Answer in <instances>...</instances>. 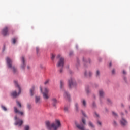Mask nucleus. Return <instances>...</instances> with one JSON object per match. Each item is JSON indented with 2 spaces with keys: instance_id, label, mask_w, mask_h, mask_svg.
Segmentation results:
<instances>
[{
  "instance_id": "nucleus-1",
  "label": "nucleus",
  "mask_w": 130,
  "mask_h": 130,
  "mask_svg": "<svg viewBox=\"0 0 130 130\" xmlns=\"http://www.w3.org/2000/svg\"><path fill=\"white\" fill-rule=\"evenodd\" d=\"M57 58H59L58 62L57 63V68H61V69L59 70L60 74H61V73L63 72L62 68H63V66H64V58L61 57V55H60V54L57 56Z\"/></svg>"
},
{
  "instance_id": "nucleus-2",
  "label": "nucleus",
  "mask_w": 130,
  "mask_h": 130,
  "mask_svg": "<svg viewBox=\"0 0 130 130\" xmlns=\"http://www.w3.org/2000/svg\"><path fill=\"white\" fill-rule=\"evenodd\" d=\"M60 89L61 92L64 93V96L67 100H70L71 96L68 91L64 89V81L63 80H60Z\"/></svg>"
},
{
  "instance_id": "nucleus-3",
  "label": "nucleus",
  "mask_w": 130,
  "mask_h": 130,
  "mask_svg": "<svg viewBox=\"0 0 130 130\" xmlns=\"http://www.w3.org/2000/svg\"><path fill=\"white\" fill-rule=\"evenodd\" d=\"M61 127V123L59 119H55V122L49 125V130H57Z\"/></svg>"
},
{
  "instance_id": "nucleus-4",
  "label": "nucleus",
  "mask_w": 130,
  "mask_h": 130,
  "mask_svg": "<svg viewBox=\"0 0 130 130\" xmlns=\"http://www.w3.org/2000/svg\"><path fill=\"white\" fill-rule=\"evenodd\" d=\"M14 84L15 85V87L16 88H18V92L17 93V91H14L11 93V95L12 97H14L16 98V97H18L19 94H21V87H20V85L18 84V81L15 80L14 81Z\"/></svg>"
},
{
  "instance_id": "nucleus-5",
  "label": "nucleus",
  "mask_w": 130,
  "mask_h": 130,
  "mask_svg": "<svg viewBox=\"0 0 130 130\" xmlns=\"http://www.w3.org/2000/svg\"><path fill=\"white\" fill-rule=\"evenodd\" d=\"M7 65L9 69H11V70H12L13 73H16L17 72V68H15V66H13L12 65V60L10 59V58L7 57L6 59Z\"/></svg>"
},
{
  "instance_id": "nucleus-6",
  "label": "nucleus",
  "mask_w": 130,
  "mask_h": 130,
  "mask_svg": "<svg viewBox=\"0 0 130 130\" xmlns=\"http://www.w3.org/2000/svg\"><path fill=\"white\" fill-rule=\"evenodd\" d=\"M68 86L70 89H71V88H74V87H76V86H77V83H76L75 79L71 78L69 79Z\"/></svg>"
},
{
  "instance_id": "nucleus-7",
  "label": "nucleus",
  "mask_w": 130,
  "mask_h": 130,
  "mask_svg": "<svg viewBox=\"0 0 130 130\" xmlns=\"http://www.w3.org/2000/svg\"><path fill=\"white\" fill-rule=\"evenodd\" d=\"M40 90L41 93L43 94V98L45 99H48V90L45 88L44 90V91H42V87H40Z\"/></svg>"
},
{
  "instance_id": "nucleus-8",
  "label": "nucleus",
  "mask_w": 130,
  "mask_h": 130,
  "mask_svg": "<svg viewBox=\"0 0 130 130\" xmlns=\"http://www.w3.org/2000/svg\"><path fill=\"white\" fill-rule=\"evenodd\" d=\"M15 125H18V126H21L23 123V120L19 119V118L17 117V116H15Z\"/></svg>"
},
{
  "instance_id": "nucleus-9",
  "label": "nucleus",
  "mask_w": 130,
  "mask_h": 130,
  "mask_svg": "<svg viewBox=\"0 0 130 130\" xmlns=\"http://www.w3.org/2000/svg\"><path fill=\"white\" fill-rule=\"evenodd\" d=\"M51 102H52V104L53 107H55V108H56V105L58 103V101H57V100H56V99L53 98L51 100Z\"/></svg>"
},
{
  "instance_id": "nucleus-10",
  "label": "nucleus",
  "mask_w": 130,
  "mask_h": 130,
  "mask_svg": "<svg viewBox=\"0 0 130 130\" xmlns=\"http://www.w3.org/2000/svg\"><path fill=\"white\" fill-rule=\"evenodd\" d=\"M120 124L122 126H125V125H127V121L125 120V119L122 118L120 121Z\"/></svg>"
},
{
  "instance_id": "nucleus-11",
  "label": "nucleus",
  "mask_w": 130,
  "mask_h": 130,
  "mask_svg": "<svg viewBox=\"0 0 130 130\" xmlns=\"http://www.w3.org/2000/svg\"><path fill=\"white\" fill-rule=\"evenodd\" d=\"M2 34L4 36H6V35H8L9 34V29L8 27H5L3 30H2Z\"/></svg>"
},
{
  "instance_id": "nucleus-12",
  "label": "nucleus",
  "mask_w": 130,
  "mask_h": 130,
  "mask_svg": "<svg viewBox=\"0 0 130 130\" xmlns=\"http://www.w3.org/2000/svg\"><path fill=\"white\" fill-rule=\"evenodd\" d=\"M21 61L22 62V64L21 65V69H25V67H26V62L25 61V58L22 56L21 57Z\"/></svg>"
},
{
  "instance_id": "nucleus-13",
  "label": "nucleus",
  "mask_w": 130,
  "mask_h": 130,
  "mask_svg": "<svg viewBox=\"0 0 130 130\" xmlns=\"http://www.w3.org/2000/svg\"><path fill=\"white\" fill-rule=\"evenodd\" d=\"M92 76V72L91 71H85L84 72V77H91Z\"/></svg>"
},
{
  "instance_id": "nucleus-14",
  "label": "nucleus",
  "mask_w": 130,
  "mask_h": 130,
  "mask_svg": "<svg viewBox=\"0 0 130 130\" xmlns=\"http://www.w3.org/2000/svg\"><path fill=\"white\" fill-rule=\"evenodd\" d=\"M14 108V112H15V113H18V114H20V115H23L24 113L23 112H21L18 110V109L17 108V107H15Z\"/></svg>"
},
{
  "instance_id": "nucleus-15",
  "label": "nucleus",
  "mask_w": 130,
  "mask_h": 130,
  "mask_svg": "<svg viewBox=\"0 0 130 130\" xmlns=\"http://www.w3.org/2000/svg\"><path fill=\"white\" fill-rule=\"evenodd\" d=\"M35 103L36 104H40V103H41V101H40V96L35 97Z\"/></svg>"
},
{
  "instance_id": "nucleus-16",
  "label": "nucleus",
  "mask_w": 130,
  "mask_h": 130,
  "mask_svg": "<svg viewBox=\"0 0 130 130\" xmlns=\"http://www.w3.org/2000/svg\"><path fill=\"white\" fill-rule=\"evenodd\" d=\"M34 91H35V86H32L31 88L30 89V94L31 96H33L34 95Z\"/></svg>"
},
{
  "instance_id": "nucleus-17",
  "label": "nucleus",
  "mask_w": 130,
  "mask_h": 130,
  "mask_svg": "<svg viewBox=\"0 0 130 130\" xmlns=\"http://www.w3.org/2000/svg\"><path fill=\"white\" fill-rule=\"evenodd\" d=\"M64 111L66 113H69L70 111V106H65L64 108Z\"/></svg>"
},
{
  "instance_id": "nucleus-18",
  "label": "nucleus",
  "mask_w": 130,
  "mask_h": 130,
  "mask_svg": "<svg viewBox=\"0 0 130 130\" xmlns=\"http://www.w3.org/2000/svg\"><path fill=\"white\" fill-rule=\"evenodd\" d=\"M36 54L38 56L40 55V48L38 47L36 48Z\"/></svg>"
},
{
  "instance_id": "nucleus-19",
  "label": "nucleus",
  "mask_w": 130,
  "mask_h": 130,
  "mask_svg": "<svg viewBox=\"0 0 130 130\" xmlns=\"http://www.w3.org/2000/svg\"><path fill=\"white\" fill-rule=\"evenodd\" d=\"M88 126H89L90 128H95V125L93 124V123H92L91 121L88 122Z\"/></svg>"
},
{
  "instance_id": "nucleus-20",
  "label": "nucleus",
  "mask_w": 130,
  "mask_h": 130,
  "mask_svg": "<svg viewBox=\"0 0 130 130\" xmlns=\"http://www.w3.org/2000/svg\"><path fill=\"white\" fill-rule=\"evenodd\" d=\"M81 103L82 104V105L84 106V107H86L87 106V102H86V100H82L81 101Z\"/></svg>"
},
{
  "instance_id": "nucleus-21",
  "label": "nucleus",
  "mask_w": 130,
  "mask_h": 130,
  "mask_svg": "<svg viewBox=\"0 0 130 130\" xmlns=\"http://www.w3.org/2000/svg\"><path fill=\"white\" fill-rule=\"evenodd\" d=\"M45 124L46 127H47L48 129H49V121H46Z\"/></svg>"
},
{
  "instance_id": "nucleus-22",
  "label": "nucleus",
  "mask_w": 130,
  "mask_h": 130,
  "mask_svg": "<svg viewBox=\"0 0 130 130\" xmlns=\"http://www.w3.org/2000/svg\"><path fill=\"white\" fill-rule=\"evenodd\" d=\"M99 94L100 97H103V96H104V92L102 90L99 91Z\"/></svg>"
},
{
  "instance_id": "nucleus-23",
  "label": "nucleus",
  "mask_w": 130,
  "mask_h": 130,
  "mask_svg": "<svg viewBox=\"0 0 130 130\" xmlns=\"http://www.w3.org/2000/svg\"><path fill=\"white\" fill-rule=\"evenodd\" d=\"M75 110H76V111H79V105L78 104V103H75Z\"/></svg>"
},
{
  "instance_id": "nucleus-24",
  "label": "nucleus",
  "mask_w": 130,
  "mask_h": 130,
  "mask_svg": "<svg viewBox=\"0 0 130 130\" xmlns=\"http://www.w3.org/2000/svg\"><path fill=\"white\" fill-rule=\"evenodd\" d=\"M16 103H17V105H18V106L19 107H20V108L22 107V105L21 104V103H20V102L17 101H16Z\"/></svg>"
},
{
  "instance_id": "nucleus-25",
  "label": "nucleus",
  "mask_w": 130,
  "mask_h": 130,
  "mask_svg": "<svg viewBox=\"0 0 130 130\" xmlns=\"http://www.w3.org/2000/svg\"><path fill=\"white\" fill-rule=\"evenodd\" d=\"M96 77H99V76H100V71L99 70L96 71Z\"/></svg>"
},
{
  "instance_id": "nucleus-26",
  "label": "nucleus",
  "mask_w": 130,
  "mask_h": 130,
  "mask_svg": "<svg viewBox=\"0 0 130 130\" xmlns=\"http://www.w3.org/2000/svg\"><path fill=\"white\" fill-rule=\"evenodd\" d=\"M55 57V55H54L53 54H51V59H52V60H53Z\"/></svg>"
},
{
  "instance_id": "nucleus-27",
  "label": "nucleus",
  "mask_w": 130,
  "mask_h": 130,
  "mask_svg": "<svg viewBox=\"0 0 130 130\" xmlns=\"http://www.w3.org/2000/svg\"><path fill=\"white\" fill-rule=\"evenodd\" d=\"M94 116L96 117V118H99L100 117L99 114H98V113H97L96 112L94 113Z\"/></svg>"
},
{
  "instance_id": "nucleus-28",
  "label": "nucleus",
  "mask_w": 130,
  "mask_h": 130,
  "mask_svg": "<svg viewBox=\"0 0 130 130\" xmlns=\"http://www.w3.org/2000/svg\"><path fill=\"white\" fill-rule=\"evenodd\" d=\"M17 40V38H13L12 39V43H13V44H15V43H16V41Z\"/></svg>"
},
{
  "instance_id": "nucleus-29",
  "label": "nucleus",
  "mask_w": 130,
  "mask_h": 130,
  "mask_svg": "<svg viewBox=\"0 0 130 130\" xmlns=\"http://www.w3.org/2000/svg\"><path fill=\"white\" fill-rule=\"evenodd\" d=\"M29 128H30V127L29 126V125H26L24 127L25 130H29Z\"/></svg>"
},
{
  "instance_id": "nucleus-30",
  "label": "nucleus",
  "mask_w": 130,
  "mask_h": 130,
  "mask_svg": "<svg viewBox=\"0 0 130 130\" xmlns=\"http://www.w3.org/2000/svg\"><path fill=\"white\" fill-rule=\"evenodd\" d=\"M113 124L115 127L117 126V122H116L115 121H113Z\"/></svg>"
},
{
  "instance_id": "nucleus-31",
  "label": "nucleus",
  "mask_w": 130,
  "mask_h": 130,
  "mask_svg": "<svg viewBox=\"0 0 130 130\" xmlns=\"http://www.w3.org/2000/svg\"><path fill=\"white\" fill-rule=\"evenodd\" d=\"M2 109L3 110H4V111H7V108H6V107L4 106H1Z\"/></svg>"
},
{
  "instance_id": "nucleus-32",
  "label": "nucleus",
  "mask_w": 130,
  "mask_h": 130,
  "mask_svg": "<svg viewBox=\"0 0 130 130\" xmlns=\"http://www.w3.org/2000/svg\"><path fill=\"white\" fill-rule=\"evenodd\" d=\"M112 114L113 116H115V117H117V114H116V113L113 112Z\"/></svg>"
},
{
  "instance_id": "nucleus-33",
  "label": "nucleus",
  "mask_w": 130,
  "mask_h": 130,
  "mask_svg": "<svg viewBox=\"0 0 130 130\" xmlns=\"http://www.w3.org/2000/svg\"><path fill=\"white\" fill-rule=\"evenodd\" d=\"M32 108L30 104H27V108L28 109H30Z\"/></svg>"
},
{
  "instance_id": "nucleus-34",
  "label": "nucleus",
  "mask_w": 130,
  "mask_h": 130,
  "mask_svg": "<svg viewBox=\"0 0 130 130\" xmlns=\"http://www.w3.org/2000/svg\"><path fill=\"white\" fill-rule=\"evenodd\" d=\"M81 113H82L84 116H85V117H87V116L86 115V114H85V112L84 111H81Z\"/></svg>"
},
{
  "instance_id": "nucleus-35",
  "label": "nucleus",
  "mask_w": 130,
  "mask_h": 130,
  "mask_svg": "<svg viewBox=\"0 0 130 130\" xmlns=\"http://www.w3.org/2000/svg\"><path fill=\"white\" fill-rule=\"evenodd\" d=\"M98 124L101 126V125H102V123L100 121H98Z\"/></svg>"
},
{
  "instance_id": "nucleus-36",
  "label": "nucleus",
  "mask_w": 130,
  "mask_h": 130,
  "mask_svg": "<svg viewBox=\"0 0 130 130\" xmlns=\"http://www.w3.org/2000/svg\"><path fill=\"white\" fill-rule=\"evenodd\" d=\"M112 73L113 74V75H114V74H115V70L114 69L112 71Z\"/></svg>"
},
{
  "instance_id": "nucleus-37",
  "label": "nucleus",
  "mask_w": 130,
  "mask_h": 130,
  "mask_svg": "<svg viewBox=\"0 0 130 130\" xmlns=\"http://www.w3.org/2000/svg\"><path fill=\"white\" fill-rule=\"evenodd\" d=\"M49 82V81H48V80H47L46 81H45V83H44L45 85H46L47 84H48Z\"/></svg>"
},
{
  "instance_id": "nucleus-38",
  "label": "nucleus",
  "mask_w": 130,
  "mask_h": 130,
  "mask_svg": "<svg viewBox=\"0 0 130 130\" xmlns=\"http://www.w3.org/2000/svg\"><path fill=\"white\" fill-rule=\"evenodd\" d=\"M123 75H126V72H125V71L123 70Z\"/></svg>"
},
{
  "instance_id": "nucleus-39",
  "label": "nucleus",
  "mask_w": 130,
  "mask_h": 130,
  "mask_svg": "<svg viewBox=\"0 0 130 130\" xmlns=\"http://www.w3.org/2000/svg\"><path fill=\"white\" fill-rule=\"evenodd\" d=\"M107 101H108L109 104V103H110L111 102V101L109 99H108Z\"/></svg>"
},
{
  "instance_id": "nucleus-40",
  "label": "nucleus",
  "mask_w": 130,
  "mask_h": 130,
  "mask_svg": "<svg viewBox=\"0 0 130 130\" xmlns=\"http://www.w3.org/2000/svg\"><path fill=\"white\" fill-rule=\"evenodd\" d=\"M92 105H93V107H95L96 106V104H95V103H93Z\"/></svg>"
},
{
  "instance_id": "nucleus-41",
  "label": "nucleus",
  "mask_w": 130,
  "mask_h": 130,
  "mask_svg": "<svg viewBox=\"0 0 130 130\" xmlns=\"http://www.w3.org/2000/svg\"><path fill=\"white\" fill-rule=\"evenodd\" d=\"M86 91L87 93H89L90 92V90L89 89H86Z\"/></svg>"
},
{
  "instance_id": "nucleus-42",
  "label": "nucleus",
  "mask_w": 130,
  "mask_h": 130,
  "mask_svg": "<svg viewBox=\"0 0 130 130\" xmlns=\"http://www.w3.org/2000/svg\"><path fill=\"white\" fill-rule=\"evenodd\" d=\"M109 66H110V67H111L112 66V64L111 63V62H110Z\"/></svg>"
},
{
  "instance_id": "nucleus-43",
  "label": "nucleus",
  "mask_w": 130,
  "mask_h": 130,
  "mask_svg": "<svg viewBox=\"0 0 130 130\" xmlns=\"http://www.w3.org/2000/svg\"><path fill=\"white\" fill-rule=\"evenodd\" d=\"M27 69H28V70H29V69H30V66H28L27 67Z\"/></svg>"
},
{
  "instance_id": "nucleus-44",
  "label": "nucleus",
  "mask_w": 130,
  "mask_h": 130,
  "mask_svg": "<svg viewBox=\"0 0 130 130\" xmlns=\"http://www.w3.org/2000/svg\"><path fill=\"white\" fill-rule=\"evenodd\" d=\"M121 106H122V107H123V104H121Z\"/></svg>"
},
{
  "instance_id": "nucleus-45",
  "label": "nucleus",
  "mask_w": 130,
  "mask_h": 130,
  "mask_svg": "<svg viewBox=\"0 0 130 130\" xmlns=\"http://www.w3.org/2000/svg\"><path fill=\"white\" fill-rule=\"evenodd\" d=\"M125 112H126V113H127V111H126Z\"/></svg>"
}]
</instances>
